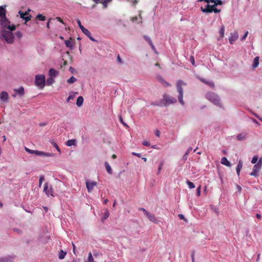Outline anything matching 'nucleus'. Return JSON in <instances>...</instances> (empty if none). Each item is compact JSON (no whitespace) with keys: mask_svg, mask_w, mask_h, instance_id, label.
Returning a JSON list of instances; mask_svg holds the SVG:
<instances>
[{"mask_svg":"<svg viewBox=\"0 0 262 262\" xmlns=\"http://www.w3.org/2000/svg\"><path fill=\"white\" fill-rule=\"evenodd\" d=\"M0 38L4 39L7 43L12 44L14 42V36L11 31L1 29L0 31Z\"/></svg>","mask_w":262,"mask_h":262,"instance_id":"f257e3e1","label":"nucleus"},{"mask_svg":"<svg viewBox=\"0 0 262 262\" xmlns=\"http://www.w3.org/2000/svg\"><path fill=\"white\" fill-rule=\"evenodd\" d=\"M10 24V21L7 18L6 16L2 18L0 20V25L2 27V29H7L11 31H14L16 29V26L13 24Z\"/></svg>","mask_w":262,"mask_h":262,"instance_id":"f03ea898","label":"nucleus"},{"mask_svg":"<svg viewBox=\"0 0 262 262\" xmlns=\"http://www.w3.org/2000/svg\"><path fill=\"white\" fill-rule=\"evenodd\" d=\"M186 84H187L186 83L184 82L183 81L181 80L178 81L177 83V91L179 93L178 99H179L180 103L182 105L184 104V102L183 99V90L182 88V86L186 85Z\"/></svg>","mask_w":262,"mask_h":262,"instance_id":"7ed1b4c3","label":"nucleus"},{"mask_svg":"<svg viewBox=\"0 0 262 262\" xmlns=\"http://www.w3.org/2000/svg\"><path fill=\"white\" fill-rule=\"evenodd\" d=\"M204 1L205 4L204 6L201 7V10L204 13H212L213 12V5L209 4L210 2L213 3V0H198V2H201Z\"/></svg>","mask_w":262,"mask_h":262,"instance_id":"20e7f679","label":"nucleus"},{"mask_svg":"<svg viewBox=\"0 0 262 262\" xmlns=\"http://www.w3.org/2000/svg\"><path fill=\"white\" fill-rule=\"evenodd\" d=\"M25 150L29 154H35L37 156H40L42 157H51L53 156V154L52 153L50 152H46L41 151L39 150H34L30 149L26 147H25Z\"/></svg>","mask_w":262,"mask_h":262,"instance_id":"39448f33","label":"nucleus"},{"mask_svg":"<svg viewBox=\"0 0 262 262\" xmlns=\"http://www.w3.org/2000/svg\"><path fill=\"white\" fill-rule=\"evenodd\" d=\"M35 84L39 88L42 89L45 86V76L43 74L36 75L35 80Z\"/></svg>","mask_w":262,"mask_h":262,"instance_id":"423d86ee","label":"nucleus"},{"mask_svg":"<svg viewBox=\"0 0 262 262\" xmlns=\"http://www.w3.org/2000/svg\"><path fill=\"white\" fill-rule=\"evenodd\" d=\"M163 101L165 105H169L177 102V99L175 98L170 97L166 94H164L163 95Z\"/></svg>","mask_w":262,"mask_h":262,"instance_id":"0eeeda50","label":"nucleus"},{"mask_svg":"<svg viewBox=\"0 0 262 262\" xmlns=\"http://www.w3.org/2000/svg\"><path fill=\"white\" fill-rule=\"evenodd\" d=\"M43 191L45 192L48 197L54 196L52 187L51 186L49 187L48 183H47L44 185Z\"/></svg>","mask_w":262,"mask_h":262,"instance_id":"6e6552de","label":"nucleus"},{"mask_svg":"<svg viewBox=\"0 0 262 262\" xmlns=\"http://www.w3.org/2000/svg\"><path fill=\"white\" fill-rule=\"evenodd\" d=\"M18 13L20 15L21 18L24 19L25 20V24L27 23L28 21L31 20V16L28 15L29 13L28 11H26L25 12H23L21 11H19Z\"/></svg>","mask_w":262,"mask_h":262,"instance_id":"1a4fd4ad","label":"nucleus"},{"mask_svg":"<svg viewBox=\"0 0 262 262\" xmlns=\"http://www.w3.org/2000/svg\"><path fill=\"white\" fill-rule=\"evenodd\" d=\"M86 187L89 192L93 191L94 187L97 185V183L94 181H86L85 182Z\"/></svg>","mask_w":262,"mask_h":262,"instance_id":"9d476101","label":"nucleus"},{"mask_svg":"<svg viewBox=\"0 0 262 262\" xmlns=\"http://www.w3.org/2000/svg\"><path fill=\"white\" fill-rule=\"evenodd\" d=\"M238 37L237 32H234L230 34V36L229 38V41L230 44H233V42L237 40Z\"/></svg>","mask_w":262,"mask_h":262,"instance_id":"9b49d317","label":"nucleus"},{"mask_svg":"<svg viewBox=\"0 0 262 262\" xmlns=\"http://www.w3.org/2000/svg\"><path fill=\"white\" fill-rule=\"evenodd\" d=\"M223 4L221 0H214V13H218L221 12V9H218L217 6L219 5H222Z\"/></svg>","mask_w":262,"mask_h":262,"instance_id":"f8f14e48","label":"nucleus"},{"mask_svg":"<svg viewBox=\"0 0 262 262\" xmlns=\"http://www.w3.org/2000/svg\"><path fill=\"white\" fill-rule=\"evenodd\" d=\"M112 1V0H93V1L96 4H98L99 3L102 4L103 5L104 8H106L107 4L108 3L111 2Z\"/></svg>","mask_w":262,"mask_h":262,"instance_id":"ddd939ff","label":"nucleus"},{"mask_svg":"<svg viewBox=\"0 0 262 262\" xmlns=\"http://www.w3.org/2000/svg\"><path fill=\"white\" fill-rule=\"evenodd\" d=\"M59 74V72L54 69H51L49 70V75L50 77H56V76H57Z\"/></svg>","mask_w":262,"mask_h":262,"instance_id":"4468645a","label":"nucleus"},{"mask_svg":"<svg viewBox=\"0 0 262 262\" xmlns=\"http://www.w3.org/2000/svg\"><path fill=\"white\" fill-rule=\"evenodd\" d=\"M198 78L201 82L207 84L209 87L211 88L213 86V83L212 82V81L211 80H207L206 79H204V78H201L200 77H199Z\"/></svg>","mask_w":262,"mask_h":262,"instance_id":"2eb2a0df","label":"nucleus"},{"mask_svg":"<svg viewBox=\"0 0 262 262\" xmlns=\"http://www.w3.org/2000/svg\"><path fill=\"white\" fill-rule=\"evenodd\" d=\"M13 259L14 257L11 256L1 257L0 258V262H12Z\"/></svg>","mask_w":262,"mask_h":262,"instance_id":"dca6fc26","label":"nucleus"},{"mask_svg":"<svg viewBox=\"0 0 262 262\" xmlns=\"http://www.w3.org/2000/svg\"><path fill=\"white\" fill-rule=\"evenodd\" d=\"M14 91L17 93V94L20 97L24 96L25 94L24 88L23 86H21L17 89H14Z\"/></svg>","mask_w":262,"mask_h":262,"instance_id":"f3484780","label":"nucleus"},{"mask_svg":"<svg viewBox=\"0 0 262 262\" xmlns=\"http://www.w3.org/2000/svg\"><path fill=\"white\" fill-rule=\"evenodd\" d=\"M6 6L4 7L0 6V17L3 18L6 16V10L5 9Z\"/></svg>","mask_w":262,"mask_h":262,"instance_id":"a211bd4d","label":"nucleus"},{"mask_svg":"<svg viewBox=\"0 0 262 262\" xmlns=\"http://www.w3.org/2000/svg\"><path fill=\"white\" fill-rule=\"evenodd\" d=\"M221 163L227 166L230 167L231 166L230 162L228 160L226 157H223L221 159Z\"/></svg>","mask_w":262,"mask_h":262,"instance_id":"6ab92c4d","label":"nucleus"},{"mask_svg":"<svg viewBox=\"0 0 262 262\" xmlns=\"http://www.w3.org/2000/svg\"><path fill=\"white\" fill-rule=\"evenodd\" d=\"M144 38L149 43V44L151 46L152 49L153 50H155L156 48H155V46L154 45L150 38L148 36H146V35L144 36Z\"/></svg>","mask_w":262,"mask_h":262,"instance_id":"aec40b11","label":"nucleus"},{"mask_svg":"<svg viewBox=\"0 0 262 262\" xmlns=\"http://www.w3.org/2000/svg\"><path fill=\"white\" fill-rule=\"evenodd\" d=\"M214 105H218L220 107L222 106L221 103L220 102V100L218 96H215L214 95Z\"/></svg>","mask_w":262,"mask_h":262,"instance_id":"412c9836","label":"nucleus"},{"mask_svg":"<svg viewBox=\"0 0 262 262\" xmlns=\"http://www.w3.org/2000/svg\"><path fill=\"white\" fill-rule=\"evenodd\" d=\"M246 137H247V133H243L238 134L236 138L238 140H243L246 139Z\"/></svg>","mask_w":262,"mask_h":262,"instance_id":"4be33fe9","label":"nucleus"},{"mask_svg":"<svg viewBox=\"0 0 262 262\" xmlns=\"http://www.w3.org/2000/svg\"><path fill=\"white\" fill-rule=\"evenodd\" d=\"M243 167V163L241 161H239L236 167V173L238 176L239 175L240 171Z\"/></svg>","mask_w":262,"mask_h":262,"instance_id":"5701e85b","label":"nucleus"},{"mask_svg":"<svg viewBox=\"0 0 262 262\" xmlns=\"http://www.w3.org/2000/svg\"><path fill=\"white\" fill-rule=\"evenodd\" d=\"M224 33H225V27L224 26H222L219 31L220 37H219V39H222L224 37Z\"/></svg>","mask_w":262,"mask_h":262,"instance_id":"b1692460","label":"nucleus"},{"mask_svg":"<svg viewBox=\"0 0 262 262\" xmlns=\"http://www.w3.org/2000/svg\"><path fill=\"white\" fill-rule=\"evenodd\" d=\"M1 99L2 100H7L8 98V94L6 92H2L1 94Z\"/></svg>","mask_w":262,"mask_h":262,"instance_id":"393cba45","label":"nucleus"},{"mask_svg":"<svg viewBox=\"0 0 262 262\" xmlns=\"http://www.w3.org/2000/svg\"><path fill=\"white\" fill-rule=\"evenodd\" d=\"M83 102V97L82 96H79L77 99L76 105L78 106H80L82 105Z\"/></svg>","mask_w":262,"mask_h":262,"instance_id":"a878e982","label":"nucleus"},{"mask_svg":"<svg viewBox=\"0 0 262 262\" xmlns=\"http://www.w3.org/2000/svg\"><path fill=\"white\" fill-rule=\"evenodd\" d=\"M76 144V140L75 139L69 140L67 141L66 144L68 146H71Z\"/></svg>","mask_w":262,"mask_h":262,"instance_id":"bb28decb","label":"nucleus"},{"mask_svg":"<svg viewBox=\"0 0 262 262\" xmlns=\"http://www.w3.org/2000/svg\"><path fill=\"white\" fill-rule=\"evenodd\" d=\"M110 215V213L107 209H105L104 210V212L103 213V216L102 217V220L103 221L105 220Z\"/></svg>","mask_w":262,"mask_h":262,"instance_id":"cd10ccee","label":"nucleus"},{"mask_svg":"<svg viewBox=\"0 0 262 262\" xmlns=\"http://www.w3.org/2000/svg\"><path fill=\"white\" fill-rule=\"evenodd\" d=\"M104 165H105V168L106 169L107 172L109 174H112V168H111L110 165H109L108 163L107 162H105V163H104Z\"/></svg>","mask_w":262,"mask_h":262,"instance_id":"c85d7f7f","label":"nucleus"},{"mask_svg":"<svg viewBox=\"0 0 262 262\" xmlns=\"http://www.w3.org/2000/svg\"><path fill=\"white\" fill-rule=\"evenodd\" d=\"M71 39H72V38H70V40H66L64 41V43H65L66 45V46L68 48H69L70 49H72L73 48V43L71 41Z\"/></svg>","mask_w":262,"mask_h":262,"instance_id":"c756f323","label":"nucleus"},{"mask_svg":"<svg viewBox=\"0 0 262 262\" xmlns=\"http://www.w3.org/2000/svg\"><path fill=\"white\" fill-rule=\"evenodd\" d=\"M259 64V57L256 56L254 58L253 63V68H256Z\"/></svg>","mask_w":262,"mask_h":262,"instance_id":"7c9ffc66","label":"nucleus"},{"mask_svg":"<svg viewBox=\"0 0 262 262\" xmlns=\"http://www.w3.org/2000/svg\"><path fill=\"white\" fill-rule=\"evenodd\" d=\"M159 80L165 87L170 86V84L168 82L165 81L162 78H160L159 79Z\"/></svg>","mask_w":262,"mask_h":262,"instance_id":"2f4dec72","label":"nucleus"},{"mask_svg":"<svg viewBox=\"0 0 262 262\" xmlns=\"http://www.w3.org/2000/svg\"><path fill=\"white\" fill-rule=\"evenodd\" d=\"M85 262H94V259L91 252L89 253L88 258Z\"/></svg>","mask_w":262,"mask_h":262,"instance_id":"473e14b6","label":"nucleus"},{"mask_svg":"<svg viewBox=\"0 0 262 262\" xmlns=\"http://www.w3.org/2000/svg\"><path fill=\"white\" fill-rule=\"evenodd\" d=\"M54 82V80L53 77H50L46 81L47 84L48 85H51Z\"/></svg>","mask_w":262,"mask_h":262,"instance_id":"72a5a7b5","label":"nucleus"},{"mask_svg":"<svg viewBox=\"0 0 262 262\" xmlns=\"http://www.w3.org/2000/svg\"><path fill=\"white\" fill-rule=\"evenodd\" d=\"M192 149L191 147H189L188 148L186 152L185 153L184 155L183 156V159L184 160H185L187 159V156H188V154H189V152L192 150Z\"/></svg>","mask_w":262,"mask_h":262,"instance_id":"f704fd0d","label":"nucleus"},{"mask_svg":"<svg viewBox=\"0 0 262 262\" xmlns=\"http://www.w3.org/2000/svg\"><path fill=\"white\" fill-rule=\"evenodd\" d=\"M147 217L148 218V219L154 222V223H156L157 220L156 219V217L154 215H152V214H149L148 216H147Z\"/></svg>","mask_w":262,"mask_h":262,"instance_id":"c9c22d12","label":"nucleus"},{"mask_svg":"<svg viewBox=\"0 0 262 262\" xmlns=\"http://www.w3.org/2000/svg\"><path fill=\"white\" fill-rule=\"evenodd\" d=\"M66 255V252H64L63 250H61L59 252V258L60 259H62L64 258L65 256Z\"/></svg>","mask_w":262,"mask_h":262,"instance_id":"e433bc0d","label":"nucleus"},{"mask_svg":"<svg viewBox=\"0 0 262 262\" xmlns=\"http://www.w3.org/2000/svg\"><path fill=\"white\" fill-rule=\"evenodd\" d=\"M261 168V166L259 164H256L254 165V166H253V169L257 171H259V170Z\"/></svg>","mask_w":262,"mask_h":262,"instance_id":"4c0bfd02","label":"nucleus"},{"mask_svg":"<svg viewBox=\"0 0 262 262\" xmlns=\"http://www.w3.org/2000/svg\"><path fill=\"white\" fill-rule=\"evenodd\" d=\"M36 18L39 20L43 21L46 19V17L41 14H39L36 16Z\"/></svg>","mask_w":262,"mask_h":262,"instance_id":"58836bf2","label":"nucleus"},{"mask_svg":"<svg viewBox=\"0 0 262 262\" xmlns=\"http://www.w3.org/2000/svg\"><path fill=\"white\" fill-rule=\"evenodd\" d=\"M51 143L52 144V145L56 148V149H57V150L59 152V153H61V150L59 148V147H58V146L57 145V144L54 141H51Z\"/></svg>","mask_w":262,"mask_h":262,"instance_id":"ea45409f","label":"nucleus"},{"mask_svg":"<svg viewBox=\"0 0 262 262\" xmlns=\"http://www.w3.org/2000/svg\"><path fill=\"white\" fill-rule=\"evenodd\" d=\"M77 80L76 78L74 76H72L70 78L68 79L67 81L69 83H73Z\"/></svg>","mask_w":262,"mask_h":262,"instance_id":"a19ab883","label":"nucleus"},{"mask_svg":"<svg viewBox=\"0 0 262 262\" xmlns=\"http://www.w3.org/2000/svg\"><path fill=\"white\" fill-rule=\"evenodd\" d=\"M186 183L190 189H192L195 187V185L192 182L188 180Z\"/></svg>","mask_w":262,"mask_h":262,"instance_id":"79ce46f5","label":"nucleus"},{"mask_svg":"<svg viewBox=\"0 0 262 262\" xmlns=\"http://www.w3.org/2000/svg\"><path fill=\"white\" fill-rule=\"evenodd\" d=\"M82 32L85 34L88 37H89V36H90V35L91 34L90 32L86 28H85L84 29H83Z\"/></svg>","mask_w":262,"mask_h":262,"instance_id":"37998d69","label":"nucleus"},{"mask_svg":"<svg viewBox=\"0 0 262 262\" xmlns=\"http://www.w3.org/2000/svg\"><path fill=\"white\" fill-rule=\"evenodd\" d=\"M76 21L79 27L80 28L81 31L85 29V28L81 25V21L79 19H77Z\"/></svg>","mask_w":262,"mask_h":262,"instance_id":"c03bdc74","label":"nucleus"},{"mask_svg":"<svg viewBox=\"0 0 262 262\" xmlns=\"http://www.w3.org/2000/svg\"><path fill=\"white\" fill-rule=\"evenodd\" d=\"M250 176H254L255 177L258 176V171L253 169L252 171L250 173Z\"/></svg>","mask_w":262,"mask_h":262,"instance_id":"a18cd8bd","label":"nucleus"},{"mask_svg":"<svg viewBox=\"0 0 262 262\" xmlns=\"http://www.w3.org/2000/svg\"><path fill=\"white\" fill-rule=\"evenodd\" d=\"M164 164V162L163 161H162L160 164V165L158 167V174L160 173V171L162 168V167H163V165Z\"/></svg>","mask_w":262,"mask_h":262,"instance_id":"49530a36","label":"nucleus"},{"mask_svg":"<svg viewBox=\"0 0 262 262\" xmlns=\"http://www.w3.org/2000/svg\"><path fill=\"white\" fill-rule=\"evenodd\" d=\"M207 98L211 102L213 101V97L210 93H207L206 95Z\"/></svg>","mask_w":262,"mask_h":262,"instance_id":"de8ad7c7","label":"nucleus"},{"mask_svg":"<svg viewBox=\"0 0 262 262\" xmlns=\"http://www.w3.org/2000/svg\"><path fill=\"white\" fill-rule=\"evenodd\" d=\"M258 160V157L257 156H254L252 159L251 163L252 164H255Z\"/></svg>","mask_w":262,"mask_h":262,"instance_id":"09e8293b","label":"nucleus"},{"mask_svg":"<svg viewBox=\"0 0 262 262\" xmlns=\"http://www.w3.org/2000/svg\"><path fill=\"white\" fill-rule=\"evenodd\" d=\"M44 180H45V178H44V177L43 176L40 177L39 180V186H41V185L42 182L44 181Z\"/></svg>","mask_w":262,"mask_h":262,"instance_id":"8fccbe9b","label":"nucleus"},{"mask_svg":"<svg viewBox=\"0 0 262 262\" xmlns=\"http://www.w3.org/2000/svg\"><path fill=\"white\" fill-rule=\"evenodd\" d=\"M139 210H144V214L145 215H146L147 216L150 214L143 208H139Z\"/></svg>","mask_w":262,"mask_h":262,"instance_id":"3c124183","label":"nucleus"},{"mask_svg":"<svg viewBox=\"0 0 262 262\" xmlns=\"http://www.w3.org/2000/svg\"><path fill=\"white\" fill-rule=\"evenodd\" d=\"M15 35L19 38H21L23 36L21 32L20 31L16 32Z\"/></svg>","mask_w":262,"mask_h":262,"instance_id":"603ef678","label":"nucleus"},{"mask_svg":"<svg viewBox=\"0 0 262 262\" xmlns=\"http://www.w3.org/2000/svg\"><path fill=\"white\" fill-rule=\"evenodd\" d=\"M201 194V186L198 187L197 190H196V195L198 196H200Z\"/></svg>","mask_w":262,"mask_h":262,"instance_id":"864d4df0","label":"nucleus"},{"mask_svg":"<svg viewBox=\"0 0 262 262\" xmlns=\"http://www.w3.org/2000/svg\"><path fill=\"white\" fill-rule=\"evenodd\" d=\"M119 120L120 121V122L123 124L124 125L126 126H127V125H126V124H125L124 121H123V118L122 117V116H119Z\"/></svg>","mask_w":262,"mask_h":262,"instance_id":"5fc2aeb1","label":"nucleus"},{"mask_svg":"<svg viewBox=\"0 0 262 262\" xmlns=\"http://www.w3.org/2000/svg\"><path fill=\"white\" fill-rule=\"evenodd\" d=\"M248 34V31H246L244 36L241 38L242 40H244L247 36Z\"/></svg>","mask_w":262,"mask_h":262,"instance_id":"6e6d98bb","label":"nucleus"},{"mask_svg":"<svg viewBox=\"0 0 262 262\" xmlns=\"http://www.w3.org/2000/svg\"><path fill=\"white\" fill-rule=\"evenodd\" d=\"M132 155H133L134 156H137V157H138L139 158H140L141 156V154L136 153V152H132Z\"/></svg>","mask_w":262,"mask_h":262,"instance_id":"4d7b16f0","label":"nucleus"},{"mask_svg":"<svg viewBox=\"0 0 262 262\" xmlns=\"http://www.w3.org/2000/svg\"><path fill=\"white\" fill-rule=\"evenodd\" d=\"M143 145H144V146H148L150 145V143L149 142H148V141H144L143 142Z\"/></svg>","mask_w":262,"mask_h":262,"instance_id":"13d9d810","label":"nucleus"},{"mask_svg":"<svg viewBox=\"0 0 262 262\" xmlns=\"http://www.w3.org/2000/svg\"><path fill=\"white\" fill-rule=\"evenodd\" d=\"M257 163L262 166V157L259 158V159Z\"/></svg>","mask_w":262,"mask_h":262,"instance_id":"bf43d9fd","label":"nucleus"},{"mask_svg":"<svg viewBox=\"0 0 262 262\" xmlns=\"http://www.w3.org/2000/svg\"><path fill=\"white\" fill-rule=\"evenodd\" d=\"M156 136H157L158 137H160V132L159 130H158V129H157L156 130Z\"/></svg>","mask_w":262,"mask_h":262,"instance_id":"052dcab7","label":"nucleus"},{"mask_svg":"<svg viewBox=\"0 0 262 262\" xmlns=\"http://www.w3.org/2000/svg\"><path fill=\"white\" fill-rule=\"evenodd\" d=\"M117 60L118 61V62H119L120 63H122V60L120 58V57L119 56V55L117 57Z\"/></svg>","mask_w":262,"mask_h":262,"instance_id":"680f3d73","label":"nucleus"},{"mask_svg":"<svg viewBox=\"0 0 262 262\" xmlns=\"http://www.w3.org/2000/svg\"><path fill=\"white\" fill-rule=\"evenodd\" d=\"M191 62L192 63V64L193 65L194 64L195 61H194V59L193 57H191Z\"/></svg>","mask_w":262,"mask_h":262,"instance_id":"e2e57ef3","label":"nucleus"},{"mask_svg":"<svg viewBox=\"0 0 262 262\" xmlns=\"http://www.w3.org/2000/svg\"><path fill=\"white\" fill-rule=\"evenodd\" d=\"M56 19H57L58 21H59V22L61 23H63V20L62 19L59 17H56Z\"/></svg>","mask_w":262,"mask_h":262,"instance_id":"0e129e2a","label":"nucleus"},{"mask_svg":"<svg viewBox=\"0 0 262 262\" xmlns=\"http://www.w3.org/2000/svg\"><path fill=\"white\" fill-rule=\"evenodd\" d=\"M132 2L133 5L135 6L138 3V1H137V0H133Z\"/></svg>","mask_w":262,"mask_h":262,"instance_id":"69168bd1","label":"nucleus"},{"mask_svg":"<svg viewBox=\"0 0 262 262\" xmlns=\"http://www.w3.org/2000/svg\"><path fill=\"white\" fill-rule=\"evenodd\" d=\"M256 217L257 219H259V220H260L261 219V215L260 214H258V213H257L256 214Z\"/></svg>","mask_w":262,"mask_h":262,"instance_id":"338daca9","label":"nucleus"},{"mask_svg":"<svg viewBox=\"0 0 262 262\" xmlns=\"http://www.w3.org/2000/svg\"><path fill=\"white\" fill-rule=\"evenodd\" d=\"M89 38V39L90 40H91L92 41H95V39L91 36V34L90 35V36H89L88 37Z\"/></svg>","mask_w":262,"mask_h":262,"instance_id":"774afa93","label":"nucleus"}]
</instances>
